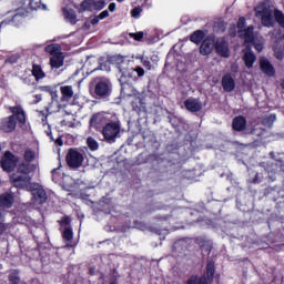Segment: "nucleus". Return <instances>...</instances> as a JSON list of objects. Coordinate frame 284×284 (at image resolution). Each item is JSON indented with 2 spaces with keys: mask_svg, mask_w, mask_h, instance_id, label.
Segmentation results:
<instances>
[{
  "mask_svg": "<svg viewBox=\"0 0 284 284\" xmlns=\"http://www.w3.org/2000/svg\"><path fill=\"white\" fill-rule=\"evenodd\" d=\"M29 174L30 164L22 163L18 166V171L11 175V183L19 190H28V192H31L33 201H36L38 205H43V203L48 201V194H45L43 186L31 182L32 178H30Z\"/></svg>",
  "mask_w": 284,
  "mask_h": 284,
  "instance_id": "obj_1",
  "label": "nucleus"
},
{
  "mask_svg": "<svg viewBox=\"0 0 284 284\" xmlns=\"http://www.w3.org/2000/svg\"><path fill=\"white\" fill-rule=\"evenodd\" d=\"M100 21H101V18L99 16L94 17L93 19H91L92 26H97V23H99Z\"/></svg>",
  "mask_w": 284,
  "mask_h": 284,
  "instance_id": "obj_44",
  "label": "nucleus"
},
{
  "mask_svg": "<svg viewBox=\"0 0 284 284\" xmlns=\"http://www.w3.org/2000/svg\"><path fill=\"white\" fill-rule=\"evenodd\" d=\"M71 219L69 217V216H65V217H63L62 220H61V225L63 226V225H70V223H71Z\"/></svg>",
  "mask_w": 284,
  "mask_h": 284,
  "instance_id": "obj_43",
  "label": "nucleus"
},
{
  "mask_svg": "<svg viewBox=\"0 0 284 284\" xmlns=\"http://www.w3.org/2000/svg\"><path fill=\"white\" fill-rule=\"evenodd\" d=\"M0 151H1V146H0Z\"/></svg>",
  "mask_w": 284,
  "mask_h": 284,
  "instance_id": "obj_57",
  "label": "nucleus"
},
{
  "mask_svg": "<svg viewBox=\"0 0 284 284\" xmlns=\"http://www.w3.org/2000/svg\"><path fill=\"white\" fill-rule=\"evenodd\" d=\"M45 52L51 54V57H57L59 54H62L61 52V44H49L44 48Z\"/></svg>",
  "mask_w": 284,
  "mask_h": 284,
  "instance_id": "obj_24",
  "label": "nucleus"
},
{
  "mask_svg": "<svg viewBox=\"0 0 284 284\" xmlns=\"http://www.w3.org/2000/svg\"><path fill=\"white\" fill-rule=\"evenodd\" d=\"M87 145L92 152H97V150H99V142H97V140H94L93 138L87 139Z\"/></svg>",
  "mask_w": 284,
  "mask_h": 284,
  "instance_id": "obj_32",
  "label": "nucleus"
},
{
  "mask_svg": "<svg viewBox=\"0 0 284 284\" xmlns=\"http://www.w3.org/2000/svg\"><path fill=\"white\" fill-rule=\"evenodd\" d=\"M131 39H134L135 41H141L143 37H145V33L143 31L136 32V33H130Z\"/></svg>",
  "mask_w": 284,
  "mask_h": 284,
  "instance_id": "obj_38",
  "label": "nucleus"
},
{
  "mask_svg": "<svg viewBox=\"0 0 284 284\" xmlns=\"http://www.w3.org/2000/svg\"><path fill=\"white\" fill-rule=\"evenodd\" d=\"M100 70H103V65H101Z\"/></svg>",
  "mask_w": 284,
  "mask_h": 284,
  "instance_id": "obj_54",
  "label": "nucleus"
},
{
  "mask_svg": "<svg viewBox=\"0 0 284 284\" xmlns=\"http://www.w3.org/2000/svg\"><path fill=\"white\" fill-rule=\"evenodd\" d=\"M12 113L14 116V121H17L18 119L19 123H26V112L21 106H14L12 109Z\"/></svg>",
  "mask_w": 284,
  "mask_h": 284,
  "instance_id": "obj_22",
  "label": "nucleus"
},
{
  "mask_svg": "<svg viewBox=\"0 0 284 284\" xmlns=\"http://www.w3.org/2000/svg\"><path fill=\"white\" fill-rule=\"evenodd\" d=\"M0 221H3V213L0 211Z\"/></svg>",
  "mask_w": 284,
  "mask_h": 284,
  "instance_id": "obj_50",
  "label": "nucleus"
},
{
  "mask_svg": "<svg viewBox=\"0 0 284 284\" xmlns=\"http://www.w3.org/2000/svg\"><path fill=\"white\" fill-rule=\"evenodd\" d=\"M0 165L4 172H12V170L17 168V156H14L11 152L7 151L2 156Z\"/></svg>",
  "mask_w": 284,
  "mask_h": 284,
  "instance_id": "obj_10",
  "label": "nucleus"
},
{
  "mask_svg": "<svg viewBox=\"0 0 284 284\" xmlns=\"http://www.w3.org/2000/svg\"><path fill=\"white\" fill-rule=\"evenodd\" d=\"M118 1H119V3H123L124 0H118Z\"/></svg>",
  "mask_w": 284,
  "mask_h": 284,
  "instance_id": "obj_53",
  "label": "nucleus"
},
{
  "mask_svg": "<svg viewBox=\"0 0 284 284\" xmlns=\"http://www.w3.org/2000/svg\"><path fill=\"white\" fill-rule=\"evenodd\" d=\"M37 156H39V154L36 151H32L31 149H28L24 152V160L28 161L29 163L34 161V159H37Z\"/></svg>",
  "mask_w": 284,
  "mask_h": 284,
  "instance_id": "obj_33",
  "label": "nucleus"
},
{
  "mask_svg": "<svg viewBox=\"0 0 284 284\" xmlns=\"http://www.w3.org/2000/svg\"><path fill=\"white\" fill-rule=\"evenodd\" d=\"M184 105L189 112H199L201 111V108H203V104L199 99L194 98H189L185 102Z\"/></svg>",
  "mask_w": 284,
  "mask_h": 284,
  "instance_id": "obj_16",
  "label": "nucleus"
},
{
  "mask_svg": "<svg viewBox=\"0 0 284 284\" xmlns=\"http://www.w3.org/2000/svg\"><path fill=\"white\" fill-rule=\"evenodd\" d=\"M244 43L245 45H247V48H250V45H254L257 52H263V42L261 40H256L254 33H253V40L251 42H244Z\"/></svg>",
  "mask_w": 284,
  "mask_h": 284,
  "instance_id": "obj_27",
  "label": "nucleus"
},
{
  "mask_svg": "<svg viewBox=\"0 0 284 284\" xmlns=\"http://www.w3.org/2000/svg\"><path fill=\"white\" fill-rule=\"evenodd\" d=\"M222 87L225 92H234V88H236V82L234 81V78H232V74L226 73L222 78Z\"/></svg>",
  "mask_w": 284,
  "mask_h": 284,
  "instance_id": "obj_13",
  "label": "nucleus"
},
{
  "mask_svg": "<svg viewBox=\"0 0 284 284\" xmlns=\"http://www.w3.org/2000/svg\"><path fill=\"white\" fill-rule=\"evenodd\" d=\"M120 81H123V77L120 79Z\"/></svg>",
  "mask_w": 284,
  "mask_h": 284,
  "instance_id": "obj_55",
  "label": "nucleus"
},
{
  "mask_svg": "<svg viewBox=\"0 0 284 284\" xmlns=\"http://www.w3.org/2000/svg\"><path fill=\"white\" fill-rule=\"evenodd\" d=\"M237 34L244 43H250L254 39V26L245 28V18L241 17L237 21Z\"/></svg>",
  "mask_w": 284,
  "mask_h": 284,
  "instance_id": "obj_6",
  "label": "nucleus"
},
{
  "mask_svg": "<svg viewBox=\"0 0 284 284\" xmlns=\"http://www.w3.org/2000/svg\"><path fill=\"white\" fill-rule=\"evenodd\" d=\"M281 87H282L283 90H284V80L281 82Z\"/></svg>",
  "mask_w": 284,
  "mask_h": 284,
  "instance_id": "obj_51",
  "label": "nucleus"
},
{
  "mask_svg": "<svg viewBox=\"0 0 284 284\" xmlns=\"http://www.w3.org/2000/svg\"><path fill=\"white\" fill-rule=\"evenodd\" d=\"M255 17L261 20L264 28H274L278 23L284 29V13L274 8L270 0H264L255 7Z\"/></svg>",
  "mask_w": 284,
  "mask_h": 284,
  "instance_id": "obj_2",
  "label": "nucleus"
},
{
  "mask_svg": "<svg viewBox=\"0 0 284 284\" xmlns=\"http://www.w3.org/2000/svg\"><path fill=\"white\" fill-rule=\"evenodd\" d=\"M109 10L110 12H114L116 10V3L112 2L110 6H109Z\"/></svg>",
  "mask_w": 284,
  "mask_h": 284,
  "instance_id": "obj_45",
  "label": "nucleus"
},
{
  "mask_svg": "<svg viewBox=\"0 0 284 284\" xmlns=\"http://www.w3.org/2000/svg\"><path fill=\"white\" fill-rule=\"evenodd\" d=\"M60 123L64 128H74V116L72 114H67Z\"/></svg>",
  "mask_w": 284,
  "mask_h": 284,
  "instance_id": "obj_30",
  "label": "nucleus"
},
{
  "mask_svg": "<svg viewBox=\"0 0 284 284\" xmlns=\"http://www.w3.org/2000/svg\"><path fill=\"white\" fill-rule=\"evenodd\" d=\"M215 50L220 57H224V59H227L230 57V45L223 38H219L215 42Z\"/></svg>",
  "mask_w": 284,
  "mask_h": 284,
  "instance_id": "obj_12",
  "label": "nucleus"
},
{
  "mask_svg": "<svg viewBox=\"0 0 284 284\" xmlns=\"http://www.w3.org/2000/svg\"><path fill=\"white\" fill-rule=\"evenodd\" d=\"M133 72H136L138 77H144L145 75V70L141 67H136L133 69Z\"/></svg>",
  "mask_w": 284,
  "mask_h": 284,
  "instance_id": "obj_41",
  "label": "nucleus"
},
{
  "mask_svg": "<svg viewBox=\"0 0 284 284\" xmlns=\"http://www.w3.org/2000/svg\"><path fill=\"white\" fill-rule=\"evenodd\" d=\"M42 124H43V125H47V124H48V116L42 118Z\"/></svg>",
  "mask_w": 284,
  "mask_h": 284,
  "instance_id": "obj_49",
  "label": "nucleus"
},
{
  "mask_svg": "<svg viewBox=\"0 0 284 284\" xmlns=\"http://www.w3.org/2000/svg\"><path fill=\"white\" fill-rule=\"evenodd\" d=\"M105 123L102 129V135L106 143H116L119 134H121V121L110 113H98L92 116L91 125H101Z\"/></svg>",
  "mask_w": 284,
  "mask_h": 284,
  "instance_id": "obj_3",
  "label": "nucleus"
},
{
  "mask_svg": "<svg viewBox=\"0 0 284 284\" xmlns=\"http://www.w3.org/2000/svg\"><path fill=\"white\" fill-rule=\"evenodd\" d=\"M214 262H209L206 265V276L209 283H212V280L214 278Z\"/></svg>",
  "mask_w": 284,
  "mask_h": 284,
  "instance_id": "obj_31",
  "label": "nucleus"
},
{
  "mask_svg": "<svg viewBox=\"0 0 284 284\" xmlns=\"http://www.w3.org/2000/svg\"><path fill=\"white\" fill-rule=\"evenodd\" d=\"M230 32L232 37H236V26H233Z\"/></svg>",
  "mask_w": 284,
  "mask_h": 284,
  "instance_id": "obj_47",
  "label": "nucleus"
},
{
  "mask_svg": "<svg viewBox=\"0 0 284 284\" xmlns=\"http://www.w3.org/2000/svg\"><path fill=\"white\" fill-rule=\"evenodd\" d=\"M120 72H122L123 77H125V71H123V70H120Z\"/></svg>",
  "mask_w": 284,
  "mask_h": 284,
  "instance_id": "obj_52",
  "label": "nucleus"
},
{
  "mask_svg": "<svg viewBox=\"0 0 284 284\" xmlns=\"http://www.w3.org/2000/svg\"><path fill=\"white\" fill-rule=\"evenodd\" d=\"M260 68L262 72H264V74H266L267 77H274V74L276 73L274 67L272 65V63H270V60H267L266 58L260 59Z\"/></svg>",
  "mask_w": 284,
  "mask_h": 284,
  "instance_id": "obj_14",
  "label": "nucleus"
},
{
  "mask_svg": "<svg viewBox=\"0 0 284 284\" xmlns=\"http://www.w3.org/2000/svg\"><path fill=\"white\" fill-rule=\"evenodd\" d=\"M273 50H274L276 59L282 61V59L284 57L283 49H278V47H274Z\"/></svg>",
  "mask_w": 284,
  "mask_h": 284,
  "instance_id": "obj_40",
  "label": "nucleus"
},
{
  "mask_svg": "<svg viewBox=\"0 0 284 284\" xmlns=\"http://www.w3.org/2000/svg\"><path fill=\"white\" fill-rule=\"evenodd\" d=\"M105 8V0H84L80 6V12L101 11Z\"/></svg>",
  "mask_w": 284,
  "mask_h": 284,
  "instance_id": "obj_8",
  "label": "nucleus"
},
{
  "mask_svg": "<svg viewBox=\"0 0 284 284\" xmlns=\"http://www.w3.org/2000/svg\"><path fill=\"white\" fill-rule=\"evenodd\" d=\"M17 128V120H14V115L4 118L1 123V130L3 132H13Z\"/></svg>",
  "mask_w": 284,
  "mask_h": 284,
  "instance_id": "obj_17",
  "label": "nucleus"
},
{
  "mask_svg": "<svg viewBox=\"0 0 284 284\" xmlns=\"http://www.w3.org/2000/svg\"><path fill=\"white\" fill-rule=\"evenodd\" d=\"M28 17L23 9H19L14 13H10L9 19L3 20L0 23V28H4V26H13L14 28H19L23 23V20Z\"/></svg>",
  "mask_w": 284,
  "mask_h": 284,
  "instance_id": "obj_7",
  "label": "nucleus"
},
{
  "mask_svg": "<svg viewBox=\"0 0 284 284\" xmlns=\"http://www.w3.org/2000/svg\"><path fill=\"white\" fill-rule=\"evenodd\" d=\"M121 97H132V108L135 112H143L145 111V94L140 93L134 89V87L122 83V89H121Z\"/></svg>",
  "mask_w": 284,
  "mask_h": 284,
  "instance_id": "obj_4",
  "label": "nucleus"
},
{
  "mask_svg": "<svg viewBox=\"0 0 284 284\" xmlns=\"http://www.w3.org/2000/svg\"><path fill=\"white\" fill-rule=\"evenodd\" d=\"M136 59H140L142 65L146 68V70H152V63H150V60L143 55H138Z\"/></svg>",
  "mask_w": 284,
  "mask_h": 284,
  "instance_id": "obj_36",
  "label": "nucleus"
},
{
  "mask_svg": "<svg viewBox=\"0 0 284 284\" xmlns=\"http://www.w3.org/2000/svg\"><path fill=\"white\" fill-rule=\"evenodd\" d=\"M14 197L10 193H3L0 195V207H12Z\"/></svg>",
  "mask_w": 284,
  "mask_h": 284,
  "instance_id": "obj_19",
  "label": "nucleus"
},
{
  "mask_svg": "<svg viewBox=\"0 0 284 284\" xmlns=\"http://www.w3.org/2000/svg\"><path fill=\"white\" fill-rule=\"evenodd\" d=\"M143 12V9H141V7H135L133 10H132V17L134 19H139L141 17V13Z\"/></svg>",
  "mask_w": 284,
  "mask_h": 284,
  "instance_id": "obj_39",
  "label": "nucleus"
},
{
  "mask_svg": "<svg viewBox=\"0 0 284 284\" xmlns=\"http://www.w3.org/2000/svg\"><path fill=\"white\" fill-rule=\"evenodd\" d=\"M274 121H276V114H271V115L264 118L262 123L266 128H272V125H274Z\"/></svg>",
  "mask_w": 284,
  "mask_h": 284,
  "instance_id": "obj_34",
  "label": "nucleus"
},
{
  "mask_svg": "<svg viewBox=\"0 0 284 284\" xmlns=\"http://www.w3.org/2000/svg\"><path fill=\"white\" fill-rule=\"evenodd\" d=\"M63 14L67 21H69L70 23H77V13L74 12V10L65 7L63 8Z\"/></svg>",
  "mask_w": 284,
  "mask_h": 284,
  "instance_id": "obj_25",
  "label": "nucleus"
},
{
  "mask_svg": "<svg viewBox=\"0 0 284 284\" xmlns=\"http://www.w3.org/2000/svg\"><path fill=\"white\" fill-rule=\"evenodd\" d=\"M98 17H100V20L103 21V19H108V17H110V12L104 10Z\"/></svg>",
  "mask_w": 284,
  "mask_h": 284,
  "instance_id": "obj_42",
  "label": "nucleus"
},
{
  "mask_svg": "<svg viewBox=\"0 0 284 284\" xmlns=\"http://www.w3.org/2000/svg\"><path fill=\"white\" fill-rule=\"evenodd\" d=\"M243 61L246 68H252L254 63H256V55L254 54V52H252V49L246 48L244 50Z\"/></svg>",
  "mask_w": 284,
  "mask_h": 284,
  "instance_id": "obj_18",
  "label": "nucleus"
},
{
  "mask_svg": "<svg viewBox=\"0 0 284 284\" xmlns=\"http://www.w3.org/2000/svg\"><path fill=\"white\" fill-rule=\"evenodd\" d=\"M54 172H57V169H55V170H53V174H54Z\"/></svg>",
  "mask_w": 284,
  "mask_h": 284,
  "instance_id": "obj_56",
  "label": "nucleus"
},
{
  "mask_svg": "<svg viewBox=\"0 0 284 284\" xmlns=\"http://www.w3.org/2000/svg\"><path fill=\"white\" fill-rule=\"evenodd\" d=\"M3 232H6V226H3V224H0V234H3Z\"/></svg>",
  "mask_w": 284,
  "mask_h": 284,
  "instance_id": "obj_48",
  "label": "nucleus"
},
{
  "mask_svg": "<svg viewBox=\"0 0 284 284\" xmlns=\"http://www.w3.org/2000/svg\"><path fill=\"white\" fill-rule=\"evenodd\" d=\"M63 53H60L58 55H51L50 58V65L51 68L59 70V68H63Z\"/></svg>",
  "mask_w": 284,
  "mask_h": 284,
  "instance_id": "obj_20",
  "label": "nucleus"
},
{
  "mask_svg": "<svg viewBox=\"0 0 284 284\" xmlns=\"http://www.w3.org/2000/svg\"><path fill=\"white\" fill-rule=\"evenodd\" d=\"M94 92L98 97H110L112 92V82L108 78H95L93 80Z\"/></svg>",
  "mask_w": 284,
  "mask_h": 284,
  "instance_id": "obj_5",
  "label": "nucleus"
},
{
  "mask_svg": "<svg viewBox=\"0 0 284 284\" xmlns=\"http://www.w3.org/2000/svg\"><path fill=\"white\" fill-rule=\"evenodd\" d=\"M214 48H216V41L214 40V36H209L202 42L200 47V52L204 57H207V54H212V52L214 51Z\"/></svg>",
  "mask_w": 284,
  "mask_h": 284,
  "instance_id": "obj_11",
  "label": "nucleus"
},
{
  "mask_svg": "<svg viewBox=\"0 0 284 284\" xmlns=\"http://www.w3.org/2000/svg\"><path fill=\"white\" fill-rule=\"evenodd\" d=\"M67 163L69 168L78 169L83 165V153L75 149H70L67 154Z\"/></svg>",
  "mask_w": 284,
  "mask_h": 284,
  "instance_id": "obj_9",
  "label": "nucleus"
},
{
  "mask_svg": "<svg viewBox=\"0 0 284 284\" xmlns=\"http://www.w3.org/2000/svg\"><path fill=\"white\" fill-rule=\"evenodd\" d=\"M63 240L67 242V245H72V239L74 237V233L70 226L63 229L62 233Z\"/></svg>",
  "mask_w": 284,
  "mask_h": 284,
  "instance_id": "obj_26",
  "label": "nucleus"
},
{
  "mask_svg": "<svg viewBox=\"0 0 284 284\" xmlns=\"http://www.w3.org/2000/svg\"><path fill=\"white\" fill-rule=\"evenodd\" d=\"M40 101H41V94H36L33 103H40Z\"/></svg>",
  "mask_w": 284,
  "mask_h": 284,
  "instance_id": "obj_46",
  "label": "nucleus"
},
{
  "mask_svg": "<svg viewBox=\"0 0 284 284\" xmlns=\"http://www.w3.org/2000/svg\"><path fill=\"white\" fill-rule=\"evenodd\" d=\"M186 284H207L206 277L192 276Z\"/></svg>",
  "mask_w": 284,
  "mask_h": 284,
  "instance_id": "obj_35",
  "label": "nucleus"
},
{
  "mask_svg": "<svg viewBox=\"0 0 284 284\" xmlns=\"http://www.w3.org/2000/svg\"><path fill=\"white\" fill-rule=\"evenodd\" d=\"M61 101L68 103L74 98V88L72 85H63L60 88Z\"/></svg>",
  "mask_w": 284,
  "mask_h": 284,
  "instance_id": "obj_15",
  "label": "nucleus"
},
{
  "mask_svg": "<svg viewBox=\"0 0 284 284\" xmlns=\"http://www.w3.org/2000/svg\"><path fill=\"white\" fill-rule=\"evenodd\" d=\"M9 281L11 284H19V273L17 271H13L9 276Z\"/></svg>",
  "mask_w": 284,
  "mask_h": 284,
  "instance_id": "obj_37",
  "label": "nucleus"
},
{
  "mask_svg": "<svg viewBox=\"0 0 284 284\" xmlns=\"http://www.w3.org/2000/svg\"><path fill=\"white\" fill-rule=\"evenodd\" d=\"M203 39H205V32L197 30L195 31L192 36H191V41L193 43H196V45H199V43H201V41H203Z\"/></svg>",
  "mask_w": 284,
  "mask_h": 284,
  "instance_id": "obj_28",
  "label": "nucleus"
},
{
  "mask_svg": "<svg viewBox=\"0 0 284 284\" xmlns=\"http://www.w3.org/2000/svg\"><path fill=\"white\" fill-rule=\"evenodd\" d=\"M32 75L34 77L36 81H41V79H45V72H43V69L39 64H33Z\"/></svg>",
  "mask_w": 284,
  "mask_h": 284,
  "instance_id": "obj_23",
  "label": "nucleus"
},
{
  "mask_svg": "<svg viewBox=\"0 0 284 284\" xmlns=\"http://www.w3.org/2000/svg\"><path fill=\"white\" fill-rule=\"evenodd\" d=\"M246 125H247V120H245L243 116H236L233 120V130H235L236 132H243Z\"/></svg>",
  "mask_w": 284,
  "mask_h": 284,
  "instance_id": "obj_21",
  "label": "nucleus"
},
{
  "mask_svg": "<svg viewBox=\"0 0 284 284\" xmlns=\"http://www.w3.org/2000/svg\"><path fill=\"white\" fill-rule=\"evenodd\" d=\"M29 7L31 10H48V7L41 3V0H29Z\"/></svg>",
  "mask_w": 284,
  "mask_h": 284,
  "instance_id": "obj_29",
  "label": "nucleus"
}]
</instances>
